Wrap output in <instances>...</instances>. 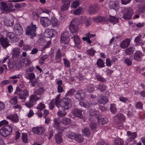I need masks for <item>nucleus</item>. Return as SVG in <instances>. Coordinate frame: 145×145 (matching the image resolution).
Listing matches in <instances>:
<instances>
[{"label": "nucleus", "mask_w": 145, "mask_h": 145, "mask_svg": "<svg viewBox=\"0 0 145 145\" xmlns=\"http://www.w3.org/2000/svg\"><path fill=\"white\" fill-rule=\"evenodd\" d=\"M14 93V94L17 95V96L12 98L9 101L10 103L13 105H15L18 103L17 97L24 101H25L27 97L29 95V91L27 89L22 90L18 86L16 87Z\"/></svg>", "instance_id": "1"}, {"label": "nucleus", "mask_w": 145, "mask_h": 145, "mask_svg": "<svg viewBox=\"0 0 145 145\" xmlns=\"http://www.w3.org/2000/svg\"><path fill=\"white\" fill-rule=\"evenodd\" d=\"M59 95L55 99V105L59 109L61 108L63 111L69 109L72 106L71 100L69 98H64L60 100Z\"/></svg>", "instance_id": "2"}, {"label": "nucleus", "mask_w": 145, "mask_h": 145, "mask_svg": "<svg viewBox=\"0 0 145 145\" xmlns=\"http://www.w3.org/2000/svg\"><path fill=\"white\" fill-rule=\"evenodd\" d=\"M36 28V25H34L33 23H31L30 25L28 26L26 28V35L30 36L31 38L33 39L36 35L35 33Z\"/></svg>", "instance_id": "3"}, {"label": "nucleus", "mask_w": 145, "mask_h": 145, "mask_svg": "<svg viewBox=\"0 0 145 145\" xmlns=\"http://www.w3.org/2000/svg\"><path fill=\"white\" fill-rule=\"evenodd\" d=\"M122 18L125 20H129L131 19L133 12L132 9L130 8H124L122 10Z\"/></svg>", "instance_id": "4"}, {"label": "nucleus", "mask_w": 145, "mask_h": 145, "mask_svg": "<svg viewBox=\"0 0 145 145\" xmlns=\"http://www.w3.org/2000/svg\"><path fill=\"white\" fill-rule=\"evenodd\" d=\"M12 128L9 125H5L3 126L0 130V133L4 137H7L12 133Z\"/></svg>", "instance_id": "5"}, {"label": "nucleus", "mask_w": 145, "mask_h": 145, "mask_svg": "<svg viewBox=\"0 0 145 145\" xmlns=\"http://www.w3.org/2000/svg\"><path fill=\"white\" fill-rule=\"evenodd\" d=\"M79 23L76 20H73L71 22L69 26V29L72 33H75L77 32Z\"/></svg>", "instance_id": "6"}, {"label": "nucleus", "mask_w": 145, "mask_h": 145, "mask_svg": "<svg viewBox=\"0 0 145 145\" xmlns=\"http://www.w3.org/2000/svg\"><path fill=\"white\" fill-rule=\"evenodd\" d=\"M69 34L68 31H66L62 33L61 37V42L63 44H67L69 40Z\"/></svg>", "instance_id": "7"}, {"label": "nucleus", "mask_w": 145, "mask_h": 145, "mask_svg": "<svg viewBox=\"0 0 145 145\" xmlns=\"http://www.w3.org/2000/svg\"><path fill=\"white\" fill-rule=\"evenodd\" d=\"M71 39L74 43V44L73 45L74 47L78 49L80 48L81 47V40L78 36L74 35L71 38Z\"/></svg>", "instance_id": "8"}, {"label": "nucleus", "mask_w": 145, "mask_h": 145, "mask_svg": "<svg viewBox=\"0 0 145 145\" xmlns=\"http://www.w3.org/2000/svg\"><path fill=\"white\" fill-rule=\"evenodd\" d=\"M79 104L81 106L88 108L91 107L93 105H95L97 104V103L95 102H91V103L88 101L83 100L80 102Z\"/></svg>", "instance_id": "9"}, {"label": "nucleus", "mask_w": 145, "mask_h": 145, "mask_svg": "<svg viewBox=\"0 0 145 145\" xmlns=\"http://www.w3.org/2000/svg\"><path fill=\"white\" fill-rule=\"evenodd\" d=\"M22 62L21 60H19L18 61L15 59L14 62H10L8 64V66L10 69H13L15 66L17 68H20L22 66Z\"/></svg>", "instance_id": "10"}, {"label": "nucleus", "mask_w": 145, "mask_h": 145, "mask_svg": "<svg viewBox=\"0 0 145 145\" xmlns=\"http://www.w3.org/2000/svg\"><path fill=\"white\" fill-rule=\"evenodd\" d=\"M14 30L16 34L18 35H21L23 33V29L19 24H16L14 25Z\"/></svg>", "instance_id": "11"}, {"label": "nucleus", "mask_w": 145, "mask_h": 145, "mask_svg": "<svg viewBox=\"0 0 145 145\" xmlns=\"http://www.w3.org/2000/svg\"><path fill=\"white\" fill-rule=\"evenodd\" d=\"M57 33L56 30L53 29H48L46 30L44 33L46 37L48 38H51L54 37Z\"/></svg>", "instance_id": "12"}, {"label": "nucleus", "mask_w": 145, "mask_h": 145, "mask_svg": "<svg viewBox=\"0 0 145 145\" xmlns=\"http://www.w3.org/2000/svg\"><path fill=\"white\" fill-rule=\"evenodd\" d=\"M65 55V53L64 52H62L61 50L59 49L56 52L55 55V59L56 60V62L60 63L62 60L61 59V57L64 56Z\"/></svg>", "instance_id": "13"}, {"label": "nucleus", "mask_w": 145, "mask_h": 145, "mask_svg": "<svg viewBox=\"0 0 145 145\" xmlns=\"http://www.w3.org/2000/svg\"><path fill=\"white\" fill-rule=\"evenodd\" d=\"M20 49L19 48H16L14 49L12 52L13 58H16V59L18 61L22 59V58L19 57L20 54Z\"/></svg>", "instance_id": "14"}, {"label": "nucleus", "mask_w": 145, "mask_h": 145, "mask_svg": "<svg viewBox=\"0 0 145 145\" xmlns=\"http://www.w3.org/2000/svg\"><path fill=\"white\" fill-rule=\"evenodd\" d=\"M40 20L41 24L44 27H47L51 25L50 20L47 17H40Z\"/></svg>", "instance_id": "15"}, {"label": "nucleus", "mask_w": 145, "mask_h": 145, "mask_svg": "<svg viewBox=\"0 0 145 145\" xmlns=\"http://www.w3.org/2000/svg\"><path fill=\"white\" fill-rule=\"evenodd\" d=\"M108 98L105 95H99L97 99L98 103L100 104L105 105L108 102Z\"/></svg>", "instance_id": "16"}, {"label": "nucleus", "mask_w": 145, "mask_h": 145, "mask_svg": "<svg viewBox=\"0 0 145 145\" xmlns=\"http://www.w3.org/2000/svg\"><path fill=\"white\" fill-rule=\"evenodd\" d=\"M62 2L63 5L61 7V10L62 12H64L68 9L71 1L70 0H62Z\"/></svg>", "instance_id": "17"}, {"label": "nucleus", "mask_w": 145, "mask_h": 145, "mask_svg": "<svg viewBox=\"0 0 145 145\" xmlns=\"http://www.w3.org/2000/svg\"><path fill=\"white\" fill-rule=\"evenodd\" d=\"M45 129L43 127H35L33 128L32 131L34 134L41 135L45 132Z\"/></svg>", "instance_id": "18"}, {"label": "nucleus", "mask_w": 145, "mask_h": 145, "mask_svg": "<svg viewBox=\"0 0 145 145\" xmlns=\"http://www.w3.org/2000/svg\"><path fill=\"white\" fill-rule=\"evenodd\" d=\"M85 95V91L83 90H80L76 91L75 96L77 99L80 100L83 99Z\"/></svg>", "instance_id": "19"}, {"label": "nucleus", "mask_w": 145, "mask_h": 145, "mask_svg": "<svg viewBox=\"0 0 145 145\" xmlns=\"http://www.w3.org/2000/svg\"><path fill=\"white\" fill-rule=\"evenodd\" d=\"M15 35L13 33H9L7 35L6 39L10 42H15L17 41L18 39L15 37Z\"/></svg>", "instance_id": "20"}, {"label": "nucleus", "mask_w": 145, "mask_h": 145, "mask_svg": "<svg viewBox=\"0 0 145 145\" xmlns=\"http://www.w3.org/2000/svg\"><path fill=\"white\" fill-rule=\"evenodd\" d=\"M127 134L129 137V142L131 140H134V139L136 138L137 136V133L136 132H131L128 131H127Z\"/></svg>", "instance_id": "21"}, {"label": "nucleus", "mask_w": 145, "mask_h": 145, "mask_svg": "<svg viewBox=\"0 0 145 145\" xmlns=\"http://www.w3.org/2000/svg\"><path fill=\"white\" fill-rule=\"evenodd\" d=\"M94 21L96 22H108V18L104 16H97L93 18Z\"/></svg>", "instance_id": "22"}, {"label": "nucleus", "mask_w": 145, "mask_h": 145, "mask_svg": "<svg viewBox=\"0 0 145 145\" xmlns=\"http://www.w3.org/2000/svg\"><path fill=\"white\" fill-rule=\"evenodd\" d=\"M88 11L90 14H94L98 10L97 7L95 5H92L89 7L88 9Z\"/></svg>", "instance_id": "23"}, {"label": "nucleus", "mask_w": 145, "mask_h": 145, "mask_svg": "<svg viewBox=\"0 0 145 145\" xmlns=\"http://www.w3.org/2000/svg\"><path fill=\"white\" fill-rule=\"evenodd\" d=\"M0 41L3 47L4 48H6L9 45V43L8 42L6 38L2 37L0 38Z\"/></svg>", "instance_id": "24"}, {"label": "nucleus", "mask_w": 145, "mask_h": 145, "mask_svg": "<svg viewBox=\"0 0 145 145\" xmlns=\"http://www.w3.org/2000/svg\"><path fill=\"white\" fill-rule=\"evenodd\" d=\"M29 98V100L34 103L38 100L42 99L43 97L42 96L38 97L36 95L32 94L30 96Z\"/></svg>", "instance_id": "25"}, {"label": "nucleus", "mask_w": 145, "mask_h": 145, "mask_svg": "<svg viewBox=\"0 0 145 145\" xmlns=\"http://www.w3.org/2000/svg\"><path fill=\"white\" fill-rule=\"evenodd\" d=\"M110 7L111 9H114L116 10L120 8L119 3L118 1L110 3Z\"/></svg>", "instance_id": "26"}, {"label": "nucleus", "mask_w": 145, "mask_h": 145, "mask_svg": "<svg viewBox=\"0 0 145 145\" xmlns=\"http://www.w3.org/2000/svg\"><path fill=\"white\" fill-rule=\"evenodd\" d=\"M141 55V53L140 52H137L135 53L132 56L131 58L132 59L138 61L140 60Z\"/></svg>", "instance_id": "27"}, {"label": "nucleus", "mask_w": 145, "mask_h": 145, "mask_svg": "<svg viewBox=\"0 0 145 145\" xmlns=\"http://www.w3.org/2000/svg\"><path fill=\"white\" fill-rule=\"evenodd\" d=\"M130 43L129 39L128 38L126 39L120 44V47L123 49L125 48L130 45Z\"/></svg>", "instance_id": "28"}, {"label": "nucleus", "mask_w": 145, "mask_h": 145, "mask_svg": "<svg viewBox=\"0 0 145 145\" xmlns=\"http://www.w3.org/2000/svg\"><path fill=\"white\" fill-rule=\"evenodd\" d=\"M6 118L11 120V121L15 122H17L19 121L18 116L16 114H15L13 115L10 116H7Z\"/></svg>", "instance_id": "29"}, {"label": "nucleus", "mask_w": 145, "mask_h": 145, "mask_svg": "<svg viewBox=\"0 0 145 145\" xmlns=\"http://www.w3.org/2000/svg\"><path fill=\"white\" fill-rule=\"evenodd\" d=\"M73 114L75 116L81 118L82 116V111L81 110L75 109L72 111Z\"/></svg>", "instance_id": "30"}, {"label": "nucleus", "mask_w": 145, "mask_h": 145, "mask_svg": "<svg viewBox=\"0 0 145 145\" xmlns=\"http://www.w3.org/2000/svg\"><path fill=\"white\" fill-rule=\"evenodd\" d=\"M54 138L57 144H60L62 142L63 139L61 135L59 134H56L55 135Z\"/></svg>", "instance_id": "31"}, {"label": "nucleus", "mask_w": 145, "mask_h": 145, "mask_svg": "<svg viewBox=\"0 0 145 145\" xmlns=\"http://www.w3.org/2000/svg\"><path fill=\"white\" fill-rule=\"evenodd\" d=\"M1 10L5 11L7 12H10L9 7L5 3H1Z\"/></svg>", "instance_id": "32"}, {"label": "nucleus", "mask_w": 145, "mask_h": 145, "mask_svg": "<svg viewBox=\"0 0 145 145\" xmlns=\"http://www.w3.org/2000/svg\"><path fill=\"white\" fill-rule=\"evenodd\" d=\"M50 21L52 25L54 27H57L60 24L59 22L58 21L56 18H52Z\"/></svg>", "instance_id": "33"}, {"label": "nucleus", "mask_w": 145, "mask_h": 145, "mask_svg": "<svg viewBox=\"0 0 145 145\" xmlns=\"http://www.w3.org/2000/svg\"><path fill=\"white\" fill-rule=\"evenodd\" d=\"M134 52V50L133 48L130 46L125 50L124 54L125 55H129L132 54Z\"/></svg>", "instance_id": "34"}, {"label": "nucleus", "mask_w": 145, "mask_h": 145, "mask_svg": "<svg viewBox=\"0 0 145 145\" xmlns=\"http://www.w3.org/2000/svg\"><path fill=\"white\" fill-rule=\"evenodd\" d=\"M45 91V90L43 88H40L39 89H36L34 92L35 94L41 96L42 93Z\"/></svg>", "instance_id": "35"}, {"label": "nucleus", "mask_w": 145, "mask_h": 145, "mask_svg": "<svg viewBox=\"0 0 145 145\" xmlns=\"http://www.w3.org/2000/svg\"><path fill=\"white\" fill-rule=\"evenodd\" d=\"M114 118L117 119L120 121H124L125 120V118L124 116L122 114H119L115 116Z\"/></svg>", "instance_id": "36"}, {"label": "nucleus", "mask_w": 145, "mask_h": 145, "mask_svg": "<svg viewBox=\"0 0 145 145\" xmlns=\"http://www.w3.org/2000/svg\"><path fill=\"white\" fill-rule=\"evenodd\" d=\"M75 139L77 142L81 143L84 140V137L82 135L80 134H77L75 135Z\"/></svg>", "instance_id": "37"}, {"label": "nucleus", "mask_w": 145, "mask_h": 145, "mask_svg": "<svg viewBox=\"0 0 145 145\" xmlns=\"http://www.w3.org/2000/svg\"><path fill=\"white\" fill-rule=\"evenodd\" d=\"M71 119L66 117L64 118L61 121V123L63 124L66 125L69 124L71 123Z\"/></svg>", "instance_id": "38"}, {"label": "nucleus", "mask_w": 145, "mask_h": 145, "mask_svg": "<svg viewBox=\"0 0 145 145\" xmlns=\"http://www.w3.org/2000/svg\"><path fill=\"white\" fill-rule=\"evenodd\" d=\"M14 20L12 19L11 20L8 19H5L4 22L5 25L8 26H12L14 24Z\"/></svg>", "instance_id": "39"}, {"label": "nucleus", "mask_w": 145, "mask_h": 145, "mask_svg": "<svg viewBox=\"0 0 145 145\" xmlns=\"http://www.w3.org/2000/svg\"><path fill=\"white\" fill-rule=\"evenodd\" d=\"M95 87L101 91H103L106 89V86L103 84L96 85Z\"/></svg>", "instance_id": "40"}, {"label": "nucleus", "mask_w": 145, "mask_h": 145, "mask_svg": "<svg viewBox=\"0 0 145 145\" xmlns=\"http://www.w3.org/2000/svg\"><path fill=\"white\" fill-rule=\"evenodd\" d=\"M118 18H116L115 16H110V17L109 19H108V21H109L110 22H112L114 24L117 23L118 21Z\"/></svg>", "instance_id": "41"}, {"label": "nucleus", "mask_w": 145, "mask_h": 145, "mask_svg": "<svg viewBox=\"0 0 145 145\" xmlns=\"http://www.w3.org/2000/svg\"><path fill=\"white\" fill-rule=\"evenodd\" d=\"M98 120L99 124H104L108 122V120L106 118H99Z\"/></svg>", "instance_id": "42"}, {"label": "nucleus", "mask_w": 145, "mask_h": 145, "mask_svg": "<svg viewBox=\"0 0 145 145\" xmlns=\"http://www.w3.org/2000/svg\"><path fill=\"white\" fill-rule=\"evenodd\" d=\"M60 118H55L54 121V125L53 126L54 128L57 127H59L60 125L59 122Z\"/></svg>", "instance_id": "43"}, {"label": "nucleus", "mask_w": 145, "mask_h": 145, "mask_svg": "<svg viewBox=\"0 0 145 145\" xmlns=\"http://www.w3.org/2000/svg\"><path fill=\"white\" fill-rule=\"evenodd\" d=\"M22 61L21 60L22 62V65L23 63H24L25 65H28L30 64L31 63V61L29 59L28 57L24 59L22 58Z\"/></svg>", "instance_id": "44"}, {"label": "nucleus", "mask_w": 145, "mask_h": 145, "mask_svg": "<svg viewBox=\"0 0 145 145\" xmlns=\"http://www.w3.org/2000/svg\"><path fill=\"white\" fill-rule=\"evenodd\" d=\"M48 57V55H44L42 56V57H41L39 59V63L41 65L44 63V61Z\"/></svg>", "instance_id": "45"}, {"label": "nucleus", "mask_w": 145, "mask_h": 145, "mask_svg": "<svg viewBox=\"0 0 145 145\" xmlns=\"http://www.w3.org/2000/svg\"><path fill=\"white\" fill-rule=\"evenodd\" d=\"M22 138L23 142L24 143H26L28 142L27 135L26 133H22Z\"/></svg>", "instance_id": "46"}, {"label": "nucleus", "mask_w": 145, "mask_h": 145, "mask_svg": "<svg viewBox=\"0 0 145 145\" xmlns=\"http://www.w3.org/2000/svg\"><path fill=\"white\" fill-rule=\"evenodd\" d=\"M55 128L57 131L58 132V134H59L60 135H61L62 134L65 129V127H64L59 126L57 127H56Z\"/></svg>", "instance_id": "47"}, {"label": "nucleus", "mask_w": 145, "mask_h": 145, "mask_svg": "<svg viewBox=\"0 0 145 145\" xmlns=\"http://www.w3.org/2000/svg\"><path fill=\"white\" fill-rule=\"evenodd\" d=\"M97 65L99 67H103L104 66V62L103 60L101 59H99L97 62Z\"/></svg>", "instance_id": "48"}, {"label": "nucleus", "mask_w": 145, "mask_h": 145, "mask_svg": "<svg viewBox=\"0 0 145 145\" xmlns=\"http://www.w3.org/2000/svg\"><path fill=\"white\" fill-rule=\"evenodd\" d=\"M82 133L83 134L88 137L89 136L90 134V130L87 128H85L82 130Z\"/></svg>", "instance_id": "49"}, {"label": "nucleus", "mask_w": 145, "mask_h": 145, "mask_svg": "<svg viewBox=\"0 0 145 145\" xmlns=\"http://www.w3.org/2000/svg\"><path fill=\"white\" fill-rule=\"evenodd\" d=\"M123 140L121 139H118L115 141L114 145H123Z\"/></svg>", "instance_id": "50"}, {"label": "nucleus", "mask_w": 145, "mask_h": 145, "mask_svg": "<svg viewBox=\"0 0 145 145\" xmlns=\"http://www.w3.org/2000/svg\"><path fill=\"white\" fill-rule=\"evenodd\" d=\"M90 115L91 116H96L99 114V111L95 110H89Z\"/></svg>", "instance_id": "51"}, {"label": "nucleus", "mask_w": 145, "mask_h": 145, "mask_svg": "<svg viewBox=\"0 0 145 145\" xmlns=\"http://www.w3.org/2000/svg\"><path fill=\"white\" fill-rule=\"evenodd\" d=\"M67 113V112L64 111L62 112L61 110H59L57 112V114L59 117H62L65 116L66 115Z\"/></svg>", "instance_id": "52"}, {"label": "nucleus", "mask_w": 145, "mask_h": 145, "mask_svg": "<svg viewBox=\"0 0 145 145\" xmlns=\"http://www.w3.org/2000/svg\"><path fill=\"white\" fill-rule=\"evenodd\" d=\"M84 19H85V24L86 26H89L91 25V20L90 18H87L86 17H84Z\"/></svg>", "instance_id": "53"}, {"label": "nucleus", "mask_w": 145, "mask_h": 145, "mask_svg": "<svg viewBox=\"0 0 145 145\" xmlns=\"http://www.w3.org/2000/svg\"><path fill=\"white\" fill-rule=\"evenodd\" d=\"M45 108V105L44 104L42 103H40L38 105L37 107V108L40 110H42Z\"/></svg>", "instance_id": "54"}, {"label": "nucleus", "mask_w": 145, "mask_h": 145, "mask_svg": "<svg viewBox=\"0 0 145 145\" xmlns=\"http://www.w3.org/2000/svg\"><path fill=\"white\" fill-rule=\"evenodd\" d=\"M34 103L29 100V101L25 103V105L28 108H31L34 105Z\"/></svg>", "instance_id": "55"}, {"label": "nucleus", "mask_w": 145, "mask_h": 145, "mask_svg": "<svg viewBox=\"0 0 145 145\" xmlns=\"http://www.w3.org/2000/svg\"><path fill=\"white\" fill-rule=\"evenodd\" d=\"M75 135L74 133L70 132L67 135V136L68 138L72 139H75Z\"/></svg>", "instance_id": "56"}, {"label": "nucleus", "mask_w": 145, "mask_h": 145, "mask_svg": "<svg viewBox=\"0 0 145 145\" xmlns=\"http://www.w3.org/2000/svg\"><path fill=\"white\" fill-rule=\"evenodd\" d=\"M8 123V122L5 120H2L0 122V127L2 126L3 127L5 125H9Z\"/></svg>", "instance_id": "57"}, {"label": "nucleus", "mask_w": 145, "mask_h": 145, "mask_svg": "<svg viewBox=\"0 0 145 145\" xmlns=\"http://www.w3.org/2000/svg\"><path fill=\"white\" fill-rule=\"evenodd\" d=\"M75 92L74 89H71L68 91L67 93H66L65 96H69L72 95Z\"/></svg>", "instance_id": "58"}, {"label": "nucleus", "mask_w": 145, "mask_h": 145, "mask_svg": "<svg viewBox=\"0 0 145 145\" xmlns=\"http://www.w3.org/2000/svg\"><path fill=\"white\" fill-rule=\"evenodd\" d=\"M96 79L102 82H104L106 81L105 79L100 75H97L96 76Z\"/></svg>", "instance_id": "59"}, {"label": "nucleus", "mask_w": 145, "mask_h": 145, "mask_svg": "<svg viewBox=\"0 0 145 145\" xmlns=\"http://www.w3.org/2000/svg\"><path fill=\"white\" fill-rule=\"evenodd\" d=\"M115 106V104H111L110 105V109L111 111L114 114L115 113L117 110Z\"/></svg>", "instance_id": "60"}, {"label": "nucleus", "mask_w": 145, "mask_h": 145, "mask_svg": "<svg viewBox=\"0 0 145 145\" xmlns=\"http://www.w3.org/2000/svg\"><path fill=\"white\" fill-rule=\"evenodd\" d=\"M55 100H53L51 101L49 103V108L52 110L55 107L54 104H55Z\"/></svg>", "instance_id": "61"}, {"label": "nucleus", "mask_w": 145, "mask_h": 145, "mask_svg": "<svg viewBox=\"0 0 145 145\" xmlns=\"http://www.w3.org/2000/svg\"><path fill=\"white\" fill-rule=\"evenodd\" d=\"M95 52L96 51L93 48H91L87 51L88 54L91 56H93Z\"/></svg>", "instance_id": "62"}, {"label": "nucleus", "mask_w": 145, "mask_h": 145, "mask_svg": "<svg viewBox=\"0 0 145 145\" xmlns=\"http://www.w3.org/2000/svg\"><path fill=\"white\" fill-rule=\"evenodd\" d=\"M90 126L91 129L93 131L96 130L97 127V125L94 122H92L90 124Z\"/></svg>", "instance_id": "63"}, {"label": "nucleus", "mask_w": 145, "mask_h": 145, "mask_svg": "<svg viewBox=\"0 0 145 145\" xmlns=\"http://www.w3.org/2000/svg\"><path fill=\"white\" fill-rule=\"evenodd\" d=\"M124 62L128 66H130L132 64L131 61L129 58H126L124 61Z\"/></svg>", "instance_id": "64"}]
</instances>
